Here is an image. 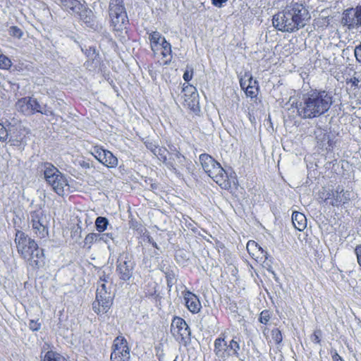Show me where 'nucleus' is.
Masks as SVG:
<instances>
[{"label":"nucleus","instance_id":"1","mask_svg":"<svg viewBox=\"0 0 361 361\" xmlns=\"http://www.w3.org/2000/svg\"><path fill=\"white\" fill-rule=\"evenodd\" d=\"M310 19L307 8L298 2H292L273 16V25L279 31L292 33L304 27Z\"/></svg>","mask_w":361,"mask_h":361},{"label":"nucleus","instance_id":"2","mask_svg":"<svg viewBox=\"0 0 361 361\" xmlns=\"http://www.w3.org/2000/svg\"><path fill=\"white\" fill-rule=\"evenodd\" d=\"M14 243L19 257L33 270H39L46 264L44 250L24 231L17 230Z\"/></svg>","mask_w":361,"mask_h":361},{"label":"nucleus","instance_id":"3","mask_svg":"<svg viewBox=\"0 0 361 361\" xmlns=\"http://www.w3.org/2000/svg\"><path fill=\"white\" fill-rule=\"evenodd\" d=\"M331 104L332 97L325 90H311L302 95L296 109L302 118H314L327 112Z\"/></svg>","mask_w":361,"mask_h":361},{"label":"nucleus","instance_id":"4","mask_svg":"<svg viewBox=\"0 0 361 361\" xmlns=\"http://www.w3.org/2000/svg\"><path fill=\"white\" fill-rule=\"evenodd\" d=\"M108 13L112 32L120 40L128 34L130 20L123 0H109Z\"/></svg>","mask_w":361,"mask_h":361},{"label":"nucleus","instance_id":"5","mask_svg":"<svg viewBox=\"0 0 361 361\" xmlns=\"http://www.w3.org/2000/svg\"><path fill=\"white\" fill-rule=\"evenodd\" d=\"M200 164L204 171L213 179L222 189L231 190L234 185V180L229 177L227 172L210 154H201L199 157Z\"/></svg>","mask_w":361,"mask_h":361},{"label":"nucleus","instance_id":"6","mask_svg":"<svg viewBox=\"0 0 361 361\" xmlns=\"http://www.w3.org/2000/svg\"><path fill=\"white\" fill-rule=\"evenodd\" d=\"M109 279V276L104 272L97 282L96 298L92 302V309L97 315L107 313L113 305L114 295L106 286Z\"/></svg>","mask_w":361,"mask_h":361},{"label":"nucleus","instance_id":"7","mask_svg":"<svg viewBox=\"0 0 361 361\" xmlns=\"http://www.w3.org/2000/svg\"><path fill=\"white\" fill-rule=\"evenodd\" d=\"M62 9L77 16L87 27L94 26V14L91 9L78 0H59Z\"/></svg>","mask_w":361,"mask_h":361},{"label":"nucleus","instance_id":"8","mask_svg":"<svg viewBox=\"0 0 361 361\" xmlns=\"http://www.w3.org/2000/svg\"><path fill=\"white\" fill-rule=\"evenodd\" d=\"M240 350L239 339L236 340V337L227 343L225 341V335L221 334L220 337L215 339L214 343V352L216 356L225 360L231 356L239 357Z\"/></svg>","mask_w":361,"mask_h":361},{"label":"nucleus","instance_id":"9","mask_svg":"<svg viewBox=\"0 0 361 361\" xmlns=\"http://www.w3.org/2000/svg\"><path fill=\"white\" fill-rule=\"evenodd\" d=\"M152 55L156 59L154 63L149 66V74L153 78L159 73L157 68L169 65L173 59L171 45L167 42L157 49L152 50Z\"/></svg>","mask_w":361,"mask_h":361},{"label":"nucleus","instance_id":"10","mask_svg":"<svg viewBox=\"0 0 361 361\" xmlns=\"http://www.w3.org/2000/svg\"><path fill=\"white\" fill-rule=\"evenodd\" d=\"M152 55L156 59L154 63L149 66V74L153 78L159 73L157 68L169 65L173 59L171 45L167 42L157 49L152 50Z\"/></svg>","mask_w":361,"mask_h":361},{"label":"nucleus","instance_id":"11","mask_svg":"<svg viewBox=\"0 0 361 361\" xmlns=\"http://www.w3.org/2000/svg\"><path fill=\"white\" fill-rule=\"evenodd\" d=\"M170 330L173 338L179 343L186 345L190 341L191 330L182 317L178 316L173 317Z\"/></svg>","mask_w":361,"mask_h":361},{"label":"nucleus","instance_id":"12","mask_svg":"<svg viewBox=\"0 0 361 361\" xmlns=\"http://www.w3.org/2000/svg\"><path fill=\"white\" fill-rule=\"evenodd\" d=\"M110 361H130V348L126 338L116 336L111 347Z\"/></svg>","mask_w":361,"mask_h":361},{"label":"nucleus","instance_id":"13","mask_svg":"<svg viewBox=\"0 0 361 361\" xmlns=\"http://www.w3.org/2000/svg\"><path fill=\"white\" fill-rule=\"evenodd\" d=\"M92 149L91 154L102 165L109 169L117 167L118 159L111 151L99 145L93 146Z\"/></svg>","mask_w":361,"mask_h":361},{"label":"nucleus","instance_id":"14","mask_svg":"<svg viewBox=\"0 0 361 361\" xmlns=\"http://www.w3.org/2000/svg\"><path fill=\"white\" fill-rule=\"evenodd\" d=\"M32 228L35 235L40 238H45L49 235L48 226L45 219V214L41 210H35L30 212Z\"/></svg>","mask_w":361,"mask_h":361},{"label":"nucleus","instance_id":"15","mask_svg":"<svg viewBox=\"0 0 361 361\" xmlns=\"http://www.w3.org/2000/svg\"><path fill=\"white\" fill-rule=\"evenodd\" d=\"M135 262L128 254L121 255L117 260L116 272L121 280L127 281L133 276Z\"/></svg>","mask_w":361,"mask_h":361},{"label":"nucleus","instance_id":"16","mask_svg":"<svg viewBox=\"0 0 361 361\" xmlns=\"http://www.w3.org/2000/svg\"><path fill=\"white\" fill-rule=\"evenodd\" d=\"M16 107L18 111L26 116L42 113L41 105L37 99L32 97H25L18 99Z\"/></svg>","mask_w":361,"mask_h":361},{"label":"nucleus","instance_id":"17","mask_svg":"<svg viewBox=\"0 0 361 361\" xmlns=\"http://www.w3.org/2000/svg\"><path fill=\"white\" fill-rule=\"evenodd\" d=\"M341 24L349 30L361 26V6L345 9L343 12Z\"/></svg>","mask_w":361,"mask_h":361},{"label":"nucleus","instance_id":"18","mask_svg":"<svg viewBox=\"0 0 361 361\" xmlns=\"http://www.w3.org/2000/svg\"><path fill=\"white\" fill-rule=\"evenodd\" d=\"M8 142L13 146H20L26 137V130L20 124H8L6 128Z\"/></svg>","mask_w":361,"mask_h":361},{"label":"nucleus","instance_id":"19","mask_svg":"<svg viewBox=\"0 0 361 361\" xmlns=\"http://www.w3.org/2000/svg\"><path fill=\"white\" fill-rule=\"evenodd\" d=\"M240 85L247 97L251 99L257 98L259 93L258 82L253 79L250 73H245L240 78Z\"/></svg>","mask_w":361,"mask_h":361},{"label":"nucleus","instance_id":"20","mask_svg":"<svg viewBox=\"0 0 361 361\" xmlns=\"http://www.w3.org/2000/svg\"><path fill=\"white\" fill-rule=\"evenodd\" d=\"M185 305L192 314H197L202 309L199 298L192 292L185 290L183 292Z\"/></svg>","mask_w":361,"mask_h":361},{"label":"nucleus","instance_id":"21","mask_svg":"<svg viewBox=\"0 0 361 361\" xmlns=\"http://www.w3.org/2000/svg\"><path fill=\"white\" fill-rule=\"evenodd\" d=\"M47 184L59 196H63L65 195V189L69 186L67 178L61 172L59 174H56L55 178L48 182Z\"/></svg>","mask_w":361,"mask_h":361},{"label":"nucleus","instance_id":"22","mask_svg":"<svg viewBox=\"0 0 361 361\" xmlns=\"http://www.w3.org/2000/svg\"><path fill=\"white\" fill-rule=\"evenodd\" d=\"M361 90V75H353L345 79V90L350 98H356Z\"/></svg>","mask_w":361,"mask_h":361},{"label":"nucleus","instance_id":"23","mask_svg":"<svg viewBox=\"0 0 361 361\" xmlns=\"http://www.w3.org/2000/svg\"><path fill=\"white\" fill-rule=\"evenodd\" d=\"M38 168L40 169V172L43 174L47 183L55 178L56 174L61 173L53 164L48 161L40 163Z\"/></svg>","mask_w":361,"mask_h":361},{"label":"nucleus","instance_id":"24","mask_svg":"<svg viewBox=\"0 0 361 361\" xmlns=\"http://www.w3.org/2000/svg\"><path fill=\"white\" fill-rule=\"evenodd\" d=\"M149 149L151 152L167 166L168 169L170 170H175L174 164L167 158L169 153L166 147L154 145L153 147Z\"/></svg>","mask_w":361,"mask_h":361},{"label":"nucleus","instance_id":"25","mask_svg":"<svg viewBox=\"0 0 361 361\" xmlns=\"http://www.w3.org/2000/svg\"><path fill=\"white\" fill-rule=\"evenodd\" d=\"M147 34L148 35L149 44L151 51L157 49L158 47H161L162 44L168 42L165 37L157 30L147 31Z\"/></svg>","mask_w":361,"mask_h":361},{"label":"nucleus","instance_id":"26","mask_svg":"<svg viewBox=\"0 0 361 361\" xmlns=\"http://www.w3.org/2000/svg\"><path fill=\"white\" fill-rule=\"evenodd\" d=\"M292 222L295 229L299 231H304L307 227V219L304 214L299 212H293L292 214Z\"/></svg>","mask_w":361,"mask_h":361},{"label":"nucleus","instance_id":"27","mask_svg":"<svg viewBox=\"0 0 361 361\" xmlns=\"http://www.w3.org/2000/svg\"><path fill=\"white\" fill-rule=\"evenodd\" d=\"M111 237V235L109 234H100L97 233H88L85 239H84V245L83 247L86 248L87 250H90L92 246L97 243L101 242V239L104 238V237Z\"/></svg>","mask_w":361,"mask_h":361},{"label":"nucleus","instance_id":"28","mask_svg":"<svg viewBox=\"0 0 361 361\" xmlns=\"http://www.w3.org/2000/svg\"><path fill=\"white\" fill-rule=\"evenodd\" d=\"M345 193L343 189L341 190L338 189L333 190V195H331L329 204L334 207H338L345 204L348 200V199L345 197Z\"/></svg>","mask_w":361,"mask_h":361},{"label":"nucleus","instance_id":"29","mask_svg":"<svg viewBox=\"0 0 361 361\" xmlns=\"http://www.w3.org/2000/svg\"><path fill=\"white\" fill-rule=\"evenodd\" d=\"M246 247L249 255L252 258H258V254L263 252L262 247L255 240H249Z\"/></svg>","mask_w":361,"mask_h":361},{"label":"nucleus","instance_id":"30","mask_svg":"<svg viewBox=\"0 0 361 361\" xmlns=\"http://www.w3.org/2000/svg\"><path fill=\"white\" fill-rule=\"evenodd\" d=\"M169 161H171L175 166V170L172 171L176 173L177 168L183 166L185 165V157L180 152L177 151L171 155Z\"/></svg>","mask_w":361,"mask_h":361},{"label":"nucleus","instance_id":"31","mask_svg":"<svg viewBox=\"0 0 361 361\" xmlns=\"http://www.w3.org/2000/svg\"><path fill=\"white\" fill-rule=\"evenodd\" d=\"M41 361H65V358L56 351L48 350Z\"/></svg>","mask_w":361,"mask_h":361},{"label":"nucleus","instance_id":"32","mask_svg":"<svg viewBox=\"0 0 361 361\" xmlns=\"http://www.w3.org/2000/svg\"><path fill=\"white\" fill-rule=\"evenodd\" d=\"M128 224L131 229L137 232L140 234H142L147 231L145 227L135 218H130L128 221Z\"/></svg>","mask_w":361,"mask_h":361},{"label":"nucleus","instance_id":"33","mask_svg":"<svg viewBox=\"0 0 361 361\" xmlns=\"http://www.w3.org/2000/svg\"><path fill=\"white\" fill-rule=\"evenodd\" d=\"M109 225L108 219L106 217L99 216L96 219L95 226L99 233L104 232Z\"/></svg>","mask_w":361,"mask_h":361},{"label":"nucleus","instance_id":"34","mask_svg":"<svg viewBox=\"0 0 361 361\" xmlns=\"http://www.w3.org/2000/svg\"><path fill=\"white\" fill-rule=\"evenodd\" d=\"M331 195H333V190H327L325 188H323L318 192V198L321 202L329 203L331 199Z\"/></svg>","mask_w":361,"mask_h":361},{"label":"nucleus","instance_id":"35","mask_svg":"<svg viewBox=\"0 0 361 361\" xmlns=\"http://www.w3.org/2000/svg\"><path fill=\"white\" fill-rule=\"evenodd\" d=\"M183 92L185 97H187L188 94H190L193 99L196 95H197L195 87L188 83L183 84Z\"/></svg>","mask_w":361,"mask_h":361},{"label":"nucleus","instance_id":"36","mask_svg":"<svg viewBox=\"0 0 361 361\" xmlns=\"http://www.w3.org/2000/svg\"><path fill=\"white\" fill-rule=\"evenodd\" d=\"M165 278L167 286L171 288L176 282V274L173 270L165 272Z\"/></svg>","mask_w":361,"mask_h":361},{"label":"nucleus","instance_id":"37","mask_svg":"<svg viewBox=\"0 0 361 361\" xmlns=\"http://www.w3.org/2000/svg\"><path fill=\"white\" fill-rule=\"evenodd\" d=\"M271 335L275 344L279 345L282 342V333L278 328L273 329L271 330Z\"/></svg>","mask_w":361,"mask_h":361},{"label":"nucleus","instance_id":"38","mask_svg":"<svg viewBox=\"0 0 361 361\" xmlns=\"http://www.w3.org/2000/svg\"><path fill=\"white\" fill-rule=\"evenodd\" d=\"M82 51L87 58L94 59L99 56V52L97 51L95 47H89L85 49H82Z\"/></svg>","mask_w":361,"mask_h":361},{"label":"nucleus","instance_id":"39","mask_svg":"<svg viewBox=\"0 0 361 361\" xmlns=\"http://www.w3.org/2000/svg\"><path fill=\"white\" fill-rule=\"evenodd\" d=\"M271 319V313L268 310H262L259 316V322L264 325H267Z\"/></svg>","mask_w":361,"mask_h":361},{"label":"nucleus","instance_id":"40","mask_svg":"<svg viewBox=\"0 0 361 361\" xmlns=\"http://www.w3.org/2000/svg\"><path fill=\"white\" fill-rule=\"evenodd\" d=\"M9 35L13 37L20 39L22 37L23 33L21 29L16 25L11 26L8 30Z\"/></svg>","mask_w":361,"mask_h":361},{"label":"nucleus","instance_id":"41","mask_svg":"<svg viewBox=\"0 0 361 361\" xmlns=\"http://www.w3.org/2000/svg\"><path fill=\"white\" fill-rule=\"evenodd\" d=\"M322 331L320 329L315 330L311 335V340L315 344L321 343Z\"/></svg>","mask_w":361,"mask_h":361},{"label":"nucleus","instance_id":"42","mask_svg":"<svg viewBox=\"0 0 361 361\" xmlns=\"http://www.w3.org/2000/svg\"><path fill=\"white\" fill-rule=\"evenodd\" d=\"M29 329L32 331H37L41 328V323L39 322V319L35 320L31 319L29 322Z\"/></svg>","mask_w":361,"mask_h":361},{"label":"nucleus","instance_id":"43","mask_svg":"<svg viewBox=\"0 0 361 361\" xmlns=\"http://www.w3.org/2000/svg\"><path fill=\"white\" fill-rule=\"evenodd\" d=\"M8 138V132L6 131V127H5L1 123H0V141L4 142Z\"/></svg>","mask_w":361,"mask_h":361},{"label":"nucleus","instance_id":"44","mask_svg":"<svg viewBox=\"0 0 361 361\" xmlns=\"http://www.w3.org/2000/svg\"><path fill=\"white\" fill-rule=\"evenodd\" d=\"M79 166L83 169H90L94 167L92 163L89 159H82L79 161Z\"/></svg>","mask_w":361,"mask_h":361},{"label":"nucleus","instance_id":"45","mask_svg":"<svg viewBox=\"0 0 361 361\" xmlns=\"http://www.w3.org/2000/svg\"><path fill=\"white\" fill-rule=\"evenodd\" d=\"M354 53L356 60L361 63V43L355 47Z\"/></svg>","mask_w":361,"mask_h":361},{"label":"nucleus","instance_id":"46","mask_svg":"<svg viewBox=\"0 0 361 361\" xmlns=\"http://www.w3.org/2000/svg\"><path fill=\"white\" fill-rule=\"evenodd\" d=\"M193 75V71L191 69L190 71L186 70L183 73V79L185 82H188L192 78Z\"/></svg>","mask_w":361,"mask_h":361},{"label":"nucleus","instance_id":"47","mask_svg":"<svg viewBox=\"0 0 361 361\" xmlns=\"http://www.w3.org/2000/svg\"><path fill=\"white\" fill-rule=\"evenodd\" d=\"M331 355L333 361H344V360L339 355L336 350L331 351Z\"/></svg>","mask_w":361,"mask_h":361},{"label":"nucleus","instance_id":"48","mask_svg":"<svg viewBox=\"0 0 361 361\" xmlns=\"http://www.w3.org/2000/svg\"><path fill=\"white\" fill-rule=\"evenodd\" d=\"M355 252L357 256V263L360 267H361V245H359L355 247Z\"/></svg>","mask_w":361,"mask_h":361},{"label":"nucleus","instance_id":"49","mask_svg":"<svg viewBox=\"0 0 361 361\" xmlns=\"http://www.w3.org/2000/svg\"><path fill=\"white\" fill-rule=\"evenodd\" d=\"M228 0H212V3L214 6L221 7L223 4L226 3Z\"/></svg>","mask_w":361,"mask_h":361},{"label":"nucleus","instance_id":"50","mask_svg":"<svg viewBox=\"0 0 361 361\" xmlns=\"http://www.w3.org/2000/svg\"><path fill=\"white\" fill-rule=\"evenodd\" d=\"M105 234L111 235V237H106L105 236L104 238L101 239V241H103V242L107 243L109 240H114V235H113V233H106Z\"/></svg>","mask_w":361,"mask_h":361},{"label":"nucleus","instance_id":"51","mask_svg":"<svg viewBox=\"0 0 361 361\" xmlns=\"http://www.w3.org/2000/svg\"><path fill=\"white\" fill-rule=\"evenodd\" d=\"M152 244L154 247H157V243L153 241Z\"/></svg>","mask_w":361,"mask_h":361},{"label":"nucleus","instance_id":"52","mask_svg":"<svg viewBox=\"0 0 361 361\" xmlns=\"http://www.w3.org/2000/svg\"><path fill=\"white\" fill-rule=\"evenodd\" d=\"M173 361H177V359L176 358L175 360H173Z\"/></svg>","mask_w":361,"mask_h":361}]
</instances>
